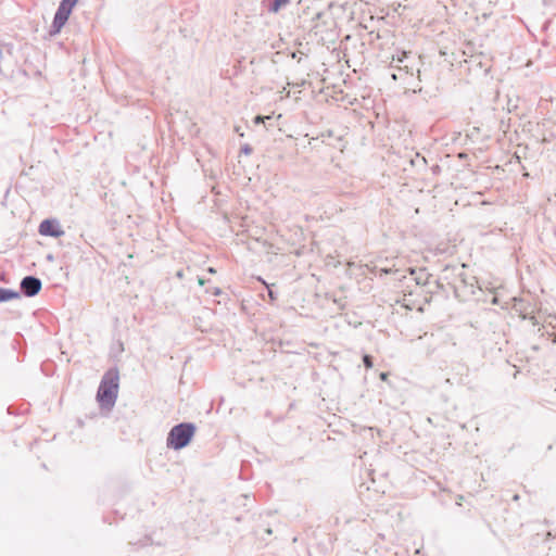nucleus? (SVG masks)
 I'll list each match as a JSON object with an SVG mask.
<instances>
[{
    "label": "nucleus",
    "instance_id": "1",
    "mask_svg": "<svg viewBox=\"0 0 556 556\" xmlns=\"http://www.w3.org/2000/svg\"><path fill=\"white\" fill-rule=\"evenodd\" d=\"M118 371L111 369L104 374L100 382L97 400L103 408H112L115 405L118 393Z\"/></svg>",
    "mask_w": 556,
    "mask_h": 556
},
{
    "label": "nucleus",
    "instance_id": "2",
    "mask_svg": "<svg viewBox=\"0 0 556 556\" xmlns=\"http://www.w3.org/2000/svg\"><path fill=\"white\" fill-rule=\"evenodd\" d=\"M195 430V425L192 422H181L174 426L167 435V446L174 450L186 447L191 442Z\"/></svg>",
    "mask_w": 556,
    "mask_h": 556
},
{
    "label": "nucleus",
    "instance_id": "3",
    "mask_svg": "<svg viewBox=\"0 0 556 556\" xmlns=\"http://www.w3.org/2000/svg\"><path fill=\"white\" fill-rule=\"evenodd\" d=\"M74 7H72L71 4L68 3H65L64 1H61L60 2V5L54 14V18H53V22H52V30H51V34H58L61 28L65 25V23L67 22L71 13H72V10H73Z\"/></svg>",
    "mask_w": 556,
    "mask_h": 556
},
{
    "label": "nucleus",
    "instance_id": "4",
    "mask_svg": "<svg viewBox=\"0 0 556 556\" xmlns=\"http://www.w3.org/2000/svg\"><path fill=\"white\" fill-rule=\"evenodd\" d=\"M21 292L28 298L37 295L42 287L41 280L35 276H26L21 281Z\"/></svg>",
    "mask_w": 556,
    "mask_h": 556
},
{
    "label": "nucleus",
    "instance_id": "5",
    "mask_svg": "<svg viewBox=\"0 0 556 556\" xmlns=\"http://www.w3.org/2000/svg\"><path fill=\"white\" fill-rule=\"evenodd\" d=\"M39 233L42 236H49L59 238L64 235L60 224L56 220L45 219L39 225Z\"/></svg>",
    "mask_w": 556,
    "mask_h": 556
},
{
    "label": "nucleus",
    "instance_id": "6",
    "mask_svg": "<svg viewBox=\"0 0 556 556\" xmlns=\"http://www.w3.org/2000/svg\"><path fill=\"white\" fill-rule=\"evenodd\" d=\"M267 10L270 13H277L281 8L290 3L291 0H267Z\"/></svg>",
    "mask_w": 556,
    "mask_h": 556
},
{
    "label": "nucleus",
    "instance_id": "7",
    "mask_svg": "<svg viewBox=\"0 0 556 556\" xmlns=\"http://www.w3.org/2000/svg\"><path fill=\"white\" fill-rule=\"evenodd\" d=\"M20 296V292L15 290L0 288V302L18 299Z\"/></svg>",
    "mask_w": 556,
    "mask_h": 556
},
{
    "label": "nucleus",
    "instance_id": "8",
    "mask_svg": "<svg viewBox=\"0 0 556 556\" xmlns=\"http://www.w3.org/2000/svg\"><path fill=\"white\" fill-rule=\"evenodd\" d=\"M410 274L416 275L414 279L417 285L425 286L428 283L429 275L425 271V269H420L418 273L414 269H410Z\"/></svg>",
    "mask_w": 556,
    "mask_h": 556
},
{
    "label": "nucleus",
    "instance_id": "9",
    "mask_svg": "<svg viewBox=\"0 0 556 556\" xmlns=\"http://www.w3.org/2000/svg\"><path fill=\"white\" fill-rule=\"evenodd\" d=\"M363 363H364V365H365V367H366V368H371V367H372V358H371V356H370V355L365 354V355L363 356Z\"/></svg>",
    "mask_w": 556,
    "mask_h": 556
},
{
    "label": "nucleus",
    "instance_id": "10",
    "mask_svg": "<svg viewBox=\"0 0 556 556\" xmlns=\"http://www.w3.org/2000/svg\"><path fill=\"white\" fill-rule=\"evenodd\" d=\"M269 118H270L269 116L257 115L254 117V123L255 124L264 123L265 119H269Z\"/></svg>",
    "mask_w": 556,
    "mask_h": 556
},
{
    "label": "nucleus",
    "instance_id": "11",
    "mask_svg": "<svg viewBox=\"0 0 556 556\" xmlns=\"http://www.w3.org/2000/svg\"><path fill=\"white\" fill-rule=\"evenodd\" d=\"M241 151H242L244 154L249 155V154H251V153H252V148H251L249 144H244V146L241 148Z\"/></svg>",
    "mask_w": 556,
    "mask_h": 556
},
{
    "label": "nucleus",
    "instance_id": "12",
    "mask_svg": "<svg viewBox=\"0 0 556 556\" xmlns=\"http://www.w3.org/2000/svg\"><path fill=\"white\" fill-rule=\"evenodd\" d=\"M387 378H388V374H387V372H381V374H380V379H381V380H383V381H384V380H387Z\"/></svg>",
    "mask_w": 556,
    "mask_h": 556
},
{
    "label": "nucleus",
    "instance_id": "13",
    "mask_svg": "<svg viewBox=\"0 0 556 556\" xmlns=\"http://www.w3.org/2000/svg\"><path fill=\"white\" fill-rule=\"evenodd\" d=\"M220 293H222V291L219 288H215L213 291V294H215V295H219Z\"/></svg>",
    "mask_w": 556,
    "mask_h": 556
},
{
    "label": "nucleus",
    "instance_id": "14",
    "mask_svg": "<svg viewBox=\"0 0 556 556\" xmlns=\"http://www.w3.org/2000/svg\"><path fill=\"white\" fill-rule=\"evenodd\" d=\"M207 270H208V273H211V274H215V273H216V271H215V269H214L213 267H210Z\"/></svg>",
    "mask_w": 556,
    "mask_h": 556
},
{
    "label": "nucleus",
    "instance_id": "15",
    "mask_svg": "<svg viewBox=\"0 0 556 556\" xmlns=\"http://www.w3.org/2000/svg\"><path fill=\"white\" fill-rule=\"evenodd\" d=\"M391 76H392V79H394V80H396V79H397V74H394V73H393Z\"/></svg>",
    "mask_w": 556,
    "mask_h": 556
},
{
    "label": "nucleus",
    "instance_id": "16",
    "mask_svg": "<svg viewBox=\"0 0 556 556\" xmlns=\"http://www.w3.org/2000/svg\"><path fill=\"white\" fill-rule=\"evenodd\" d=\"M199 285L203 286L204 285V280L199 278Z\"/></svg>",
    "mask_w": 556,
    "mask_h": 556
},
{
    "label": "nucleus",
    "instance_id": "17",
    "mask_svg": "<svg viewBox=\"0 0 556 556\" xmlns=\"http://www.w3.org/2000/svg\"><path fill=\"white\" fill-rule=\"evenodd\" d=\"M317 18H320L323 16V13H317Z\"/></svg>",
    "mask_w": 556,
    "mask_h": 556
}]
</instances>
